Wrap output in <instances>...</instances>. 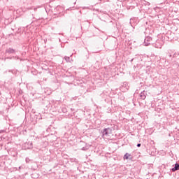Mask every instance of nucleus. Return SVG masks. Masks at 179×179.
Wrapping results in <instances>:
<instances>
[{
    "label": "nucleus",
    "instance_id": "obj_1",
    "mask_svg": "<svg viewBox=\"0 0 179 179\" xmlns=\"http://www.w3.org/2000/svg\"><path fill=\"white\" fill-rule=\"evenodd\" d=\"M113 131H115V125L114 124L102 129L101 132L102 135H110L113 134Z\"/></svg>",
    "mask_w": 179,
    "mask_h": 179
},
{
    "label": "nucleus",
    "instance_id": "obj_2",
    "mask_svg": "<svg viewBox=\"0 0 179 179\" xmlns=\"http://www.w3.org/2000/svg\"><path fill=\"white\" fill-rule=\"evenodd\" d=\"M152 41V37L150 36H147L145 38V41H144V45L145 47H148V45H150V42Z\"/></svg>",
    "mask_w": 179,
    "mask_h": 179
},
{
    "label": "nucleus",
    "instance_id": "obj_3",
    "mask_svg": "<svg viewBox=\"0 0 179 179\" xmlns=\"http://www.w3.org/2000/svg\"><path fill=\"white\" fill-rule=\"evenodd\" d=\"M124 160H132L133 157L132 155H131V154L127 152L124 157H123Z\"/></svg>",
    "mask_w": 179,
    "mask_h": 179
},
{
    "label": "nucleus",
    "instance_id": "obj_4",
    "mask_svg": "<svg viewBox=\"0 0 179 179\" xmlns=\"http://www.w3.org/2000/svg\"><path fill=\"white\" fill-rule=\"evenodd\" d=\"M140 97L142 100H145L146 99V92L143 91L140 94Z\"/></svg>",
    "mask_w": 179,
    "mask_h": 179
},
{
    "label": "nucleus",
    "instance_id": "obj_5",
    "mask_svg": "<svg viewBox=\"0 0 179 179\" xmlns=\"http://www.w3.org/2000/svg\"><path fill=\"white\" fill-rule=\"evenodd\" d=\"M172 171H177V170H179V164L176 163L175 164V166L172 168Z\"/></svg>",
    "mask_w": 179,
    "mask_h": 179
},
{
    "label": "nucleus",
    "instance_id": "obj_6",
    "mask_svg": "<svg viewBox=\"0 0 179 179\" xmlns=\"http://www.w3.org/2000/svg\"><path fill=\"white\" fill-rule=\"evenodd\" d=\"M142 3H143V5H145V6H150V3H149V2H148V1H145V0H143V1H142Z\"/></svg>",
    "mask_w": 179,
    "mask_h": 179
},
{
    "label": "nucleus",
    "instance_id": "obj_7",
    "mask_svg": "<svg viewBox=\"0 0 179 179\" xmlns=\"http://www.w3.org/2000/svg\"><path fill=\"white\" fill-rule=\"evenodd\" d=\"M64 59L66 62H71V57L65 56Z\"/></svg>",
    "mask_w": 179,
    "mask_h": 179
},
{
    "label": "nucleus",
    "instance_id": "obj_8",
    "mask_svg": "<svg viewBox=\"0 0 179 179\" xmlns=\"http://www.w3.org/2000/svg\"><path fill=\"white\" fill-rule=\"evenodd\" d=\"M137 148H141V143L137 144Z\"/></svg>",
    "mask_w": 179,
    "mask_h": 179
},
{
    "label": "nucleus",
    "instance_id": "obj_9",
    "mask_svg": "<svg viewBox=\"0 0 179 179\" xmlns=\"http://www.w3.org/2000/svg\"><path fill=\"white\" fill-rule=\"evenodd\" d=\"M4 132H5V131H4V130H2L1 131H0V134H1V133L3 134Z\"/></svg>",
    "mask_w": 179,
    "mask_h": 179
},
{
    "label": "nucleus",
    "instance_id": "obj_10",
    "mask_svg": "<svg viewBox=\"0 0 179 179\" xmlns=\"http://www.w3.org/2000/svg\"><path fill=\"white\" fill-rule=\"evenodd\" d=\"M46 131H47L48 132H49V131H50V129H47Z\"/></svg>",
    "mask_w": 179,
    "mask_h": 179
},
{
    "label": "nucleus",
    "instance_id": "obj_11",
    "mask_svg": "<svg viewBox=\"0 0 179 179\" xmlns=\"http://www.w3.org/2000/svg\"><path fill=\"white\" fill-rule=\"evenodd\" d=\"M82 150H85V147H83V148H82Z\"/></svg>",
    "mask_w": 179,
    "mask_h": 179
},
{
    "label": "nucleus",
    "instance_id": "obj_12",
    "mask_svg": "<svg viewBox=\"0 0 179 179\" xmlns=\"http://www.w3.org/2000/svg\"><path fill=\"white\" fill-rule=\"evenodd\" d=\"M133 61H134V59H131V61H130V62H132Z\"/></svg>",
    "mask_w": 179,
    "mask_h": 179
},
{
    "label": "nucleus",
    "instance_id": "obj_13",
    "mask_svg": "<svg viewBox=\"0 0 179 179\" xmlns=\"http://www.w3.org/2000/svg\"><path fill=\"white\" fill-rule=\"evenodd\" d=\"M50 135H54V134L51 133Z\"/></svg>",
    "mask_w": 179,
    "mask_h": 179
},
{
    "label": "nucleus",
    "instance_id": "obj_14",
    "mask_svg": "<svg viewBox=\"0 0 179 179\" xmlns=\"http://www.w3.org/2000/svg\"><path fill=\"white\" fill-rule=\"evenodd\" d=\"M169 57H171V55H169Z\"/></svg>",
    "mask_w": 179,
    "mask_h": 179
},
{
    "label": "nucleus",
    "instance_id": "obj_15",
    "mask_svg": "<svg viewBox=\"0 0 179 179\" xmlns=\"http://www.w3.org/2000/svg\"><path fill=\"white\" fill-rule=\"evenodd\" d=\"M46 90H48V88H46Z\"/></svg>",
    "mask_w": 179,
    "mask_h": 179
},
{
    "label": "nucleus",
    "instance_id": "obj_16",
    "mask_svg": "<svg viewBox=\"0 0 179 179\" xmlns=\"http://www.w3.org/2000/svg\"><path fill=\"white\" fill-rule=\"evenodd\" d=\"M47 94H50V93H48Z\"/></svg>",
    "mask_w": 179,
    "mask_h": 179
},
{
    "label": "nucleus",
    "instance_id": "obj_17",
    "mask_svg": "<svg viewBox=\"0 0 179 179\" xmlns=\"http://www.w3.org/2000/svg\"><path fill=\"white\" fill-rule=\"evenodd\" d=\"M51 1H55V0H51Z\"/></svg>",
    "mask_w": 179,
    "mask_h": 179
}]
</instances>
